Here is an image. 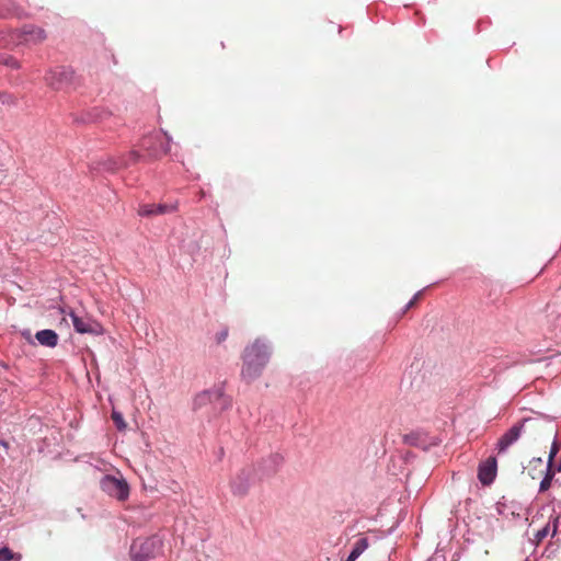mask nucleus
Here are the masks:
<instances>
[{
    "mask_svg": "<svg viewBox=\"0 0 561 561\" xmlns=\"http://www.w3.org/2000/svg\"><path fill=\"white\" fill-rule=\"evenodd\" d=\"M271 357L270 346L261 339L247 345L242 353L241 378L247 383L257 379Z\"/></svg>",
    "mask_w": 561,
    "mask_h": 561,
    "instance_id": "obj_1",
    "label": "nucleus"
},
{
    "mask_svg": "<svg viewBox=\"0 0 561 561\" xmlns=\"http://www.w3.org/2000/svg\"><path fill=\"white\" fill-rule=\"evenodd\" d=\"M12 38H16V44H41L47 38L46 31L39 26L25 25L20 31L12 34Z\"/></svg>",
    "mask_w": 561,
    "mask_h": 561,
    "instance_id": "obj_2",
    "label": "nucleus"
},
{
    "mask_svg": "<svg viewBox=\"0 0 561 561\" xmlns=\"http://www.w3.org/2000/svg\"><path fill=\"white\" fill-rule=\"evenodd\" d=\"M101 486L104 492L118 501H125L129 495L127 482L112 476L104 477L101 481Z\"/></svg>",
    "mask_w": 561,
    "mask_h": 561,
    "instance_id": "obj_3",
    "label": "nucleus"
},
{
    "mask_svg": "<svg viewBox=\"0 0 561 561\" xmlns=\"http://www.w3.org/2000/svg\"><path fill=\"white\" fill-rule=\"evenodd\" d=\"M68 314L71 318L73 328L78 333H81V334L88 333V334H93V335L103 334L102 325L98 321L93 320L92 318L79 317L72 310H70L68 312Z\"/></svg>",
    "mask_w": 561,
    "mask_h": 561,
    "instance_id": "obj_4",
    "label": "nucleus"
},
{
    "mask_svg": "<svg viewBox=\"0 0 561 561\" xmlns=\"http://www.w3.org/2000/svg\"><path fill=\"white\" fill-rule=\"evenodd\" d=\"M158 540L148 538L145 540H135L131 545V554L135 561H147L154 557V549Z\"/></svg>",
    "mask_w": 561,
    "mask_h": 561,
    "instance_id": "obj_5",
    "label": "nucleus"
},
{
    "mask_svg": "<svg viewBox=\"0 0 561 561\" xmlns=\"http://www.w3.org/2000/svg\"><path fill=\"white\" fill-rule=\"evenodd\" d=\"M71 79L72 71L64 67L53 69L45 76L46 83L55 90L62 89Z\"/></svg>",
    "mask_w": 561,
    "mask_h": 561,
    "instance_id": "obj_6",
    "label": "nucleus"
},
{
    "mask_svg": "<svg viewBox=\"0 0 561 561\" xmlns=\"http://www.w3.org/2000/svg\"><path fill=\"white\" fill-rule=\"evenodd\" d=\"M528 420H524L523 422L515 424L512 426L506 433H504L497 442V451L499 454L504 453L512 444H514L525 432L526 424Z\"/></svg>",
    "mask_w": 561,
    "mask_h": 561,
    "instance_id": "obj_7",
    "label": "nucleus"
},
{
    "mask_svg": "<svg viewBox=\"0 0 561 561\" xmlns=\"http://www.w3.org/2000/svg\"><path fill=\"white\" fill-rule=\"evenodd\" d=\"M142 148L150 157L157 159L167 154L170 150L169 144L162 137H147L142 140Z\"/></svg>",
    "mask_w": 561,
    "mask_h": 561,
    "instance_id": "obj_8",
    "label": "nucleus"
},
{
    "mask_svg": "<svg viewBox=\"0 0 561 561\" xmlns=\"http://www.w3.org/2000/svg\"><path fill=\"white\" fill-rule=\"evenodd\" d=\"M176 210L178 203L141 204L138 208V215L144 217H152L174 213Z\"/></svg>",
    "mask_w": 561,
    "mask_h": 561,
    "instance_id": "obj_9",
    "label": "nucleus"
},
{
    "mask_svg": "<svg viewBox=\"0 0 561 561\" xmlns=\"http://www.w3.org/2000/svg\"><path fill=\"white\" fill-rule=\"evenodd\" d=\"M497 471V463L495 457H489L485 461L480 463L478 469V479L483 485H490Z\"/></svg>",
    "mask_w": 561,
    "mask_h": 561,
    "instance_id": "obj_10",
    "label": "nucleus"
},
{
    "mask_svg": "<svg viewBox=\"0 0 561 561\" xmlns=\"http://www.w3.org/2000/svg\"><path fill=\"white\" fill-rule=\"evenodd\" d=\"M251 484V472L249 470H241L236 478L231 481V490L234 495L244 496Z\"/></svg>",
    "mask_w": 561,
    "mask_h": 561,
    "instance_id": "obj_11",
    "label": "nucleus"
},
{
    "mask_svg": "<svg viewBox=\"0 0 561 561\" xmlns=\"http://www.w3.org/2000/svg\"><path fill=\"white\" fill-rule=\"evenodd\" d=\"M35 337L43 346L55 347L58 344V334L53 330L38 331Z\"/></svg>",
    "mask_w": 561,
    "mask_h": 561,
    "instance_id": "obj_12",
    "label": "nucleus"
},
{
    "mask_svg": "<svg viewBox=\"0 0 561 561\" xmlns=\"http://www.w3.org/2000/svg\"><path fill=\"white\" fill-rule=\"evenodd\" d=\"M368 546L369 543L367 538L358 539L350 553L351 559L356 560L368 548Z\"/></svg>",
    "mask_w": 561,
    "mask_h": 561,
    "instance_id": "obj_13",
    "label": "nucleus"
},
{
    "mask_svg": "<svg viewBox=\"0 0 561 561\" xmlns=\"http://www.w3.org/2000/svg\"><path fill=\"white\" fill-rule=\"evenodd\" d=\"M368 546L369 543L367 538L358 539L350 553L351 559L356 560L368 548Z\"/></svg>",
    "mask_w": 561,
    "mask_h": 561,
    "instance_id": "obj_14",
    "label": "nucleus"
},
{
    "mask_svg": "<svg viewBox=\"0 0 561 561\" xmlns=\"http://www.w3.org/2000/svg\"><path fill=\"white\" fill-rule=\"evenodd\" d=\"M22 556L13 552L10 548L3 547L0 549V561H21Z\"/></svg>",
    "mask_w": 561,
    "mask_h": 561,
    "instance_id": "obj_15",
    "label": "nucleus"
},
{
    "mask_svg": "<svg viewBox=\"0 0 561 561\" xmlns=\"http://www.w3.org/2000/svg\"><path fill=\"white\" fill-rule=\"evenodd\" d=\"M139 159H140V156L137 151H130L127 156L119 158V165H122L123 168H127V167L138 162Z\"/></svg>",
    "mask_w": 561,
    "mask_h": 561,
    "instance_id": "obj_16",
    "label": "nucleus"
},
{
    "mask_svg": "<svg viewBox=\"0 0 561 561\" xmlns=\"http://www.w3.org/2000/svg\"><path fill=\"white\" fill-rule=\"evenodd\" d=\"M553 476H554V471L552 470V468L547 467L546 477L540 482V486H539L540 492H545L550 488Z\"/></svg>",
    "mask_w": 561,
    "mask_h": 561,
    "instance_id": "obj_17",
    "label": "nucleus"
},
{
    "mask_svg": "<svg viewBox=\"0 0 561 561\" xmlns=\"http://www.w3.org/2000/svg\"><path fill=\"white\" fill-rule=\"evenodd\" d=\"M112 420L114 422V424L116 425V427L122 431V430H125L126 428V423L123 419V415L122 413L117 412V411H113L112 412Z\"/></svg>",
    "mask_w": 561,
    "mask_h": 561,
    "instance_id": "obj_18",
    "label": "nucleus"
},
{
    "mask_svg": "<svg viewBox=\"0 0 561 561\" xmlns=\"http://www.w3.org/2000/svg\"><path fill=\"white\" fill-rule=\"evenodd\" d=\"M123 168L122 165H119V159L116 160L114 158H108L105 162H104V169L107 170V171H111V172H115L117 171L118 169Z\"/></svg>",
    "mask_w": 561,
    "mask_h": 561,
    "instance_id": "obj_19",
    "label": "nucleus"
},
{
    "mask_svg": "<svg viewBox=\"0 0 561 561\" xmlns=\"http://www.w3.org/2000/svg\"><path fill=\"white\" fill-rule=\"evenodd\" d=\"M0 65H4L11 68H19V61L12 56H0Z\"/></svg>",
    "mask_w": 561,
    "mask_h": 561,
    "instance_id": "obj_20",
    "label": "nucleus"
},
{
    "mask_svg": "<svg viewBox=\"0 0 561 561\" xmlns=\"http://www.w3.org/2000/svg\"><path fill=\"white\" fill-rule=\"evenodd\" d=\"M550 524H547L542 529L538 530V533L536 534L537 540L541 541L542 539H545L550 534Z\"/></svg>",
    "mask_w": 561,
    "mask_h": 561,
    "instance_id": "obj_21",
    "label": "nucleus"
},
{
    "mask_svg": "<svg viewBox=\"0 0 561 561\" xmlns=\"http://www.w3.org/2000/svg\"><path fill=\"white\" fill-rule=\"evenodd\" d=\"M558 450H559L558 445L556 443H553L550 454H549V460H548L547 467H550V468L552 467V461H553V458L557 455Z\"/></svg>",
    "mask_w": 561,
    "mask_h": 561,
    "instance_id": "obj_22",
    "label": "nucleus"
},
{
    "mask_svg": "<svg viewBox=\"0 0 561 561\" xmlns=\"http://www.w3.org/2000/svg\"><path fill=\"white\" fill-rule=\"evenodd\" d=\"M209 393L208 392H203L201 394H198L195 399V404H202L204 402H206L207 400H209Z\"/></svg>",
    "mask_w": 561,
    "mask_h": 561,
    "instance_id": "obj_23",
    "label": "nucleus"
},
{
    "mask_svg": "<svg viewBox=\"0 0 561 561\" xmlns=\"http://www.w3.org/2000/svg\"><path fill=\"white\" fill-rule=\"evenodd\" d=\"M421 296H422V291L416 293L414 295V297L407 305L405 310L412 308L416 304V301L421 298Z\"/></svg>",
    "mask_w": 561,
    "mask_h": 561,
    "instance_id": "obj_24",
    "label": "nucleus"
},
{
    "mask_svg": "<svg viewBox=\"0 0 561 561\" xmlns=\"http://www.w3.org/2000/svg\"><path fill=\"white\" fill-rule=\"evenodd\" d=\"M227 336H228V330H227V329H225V330H222L221 332H219V333L217 334V336H216L217 342H218V343H221L222 341H225V340L227 339Z\"/></svg>",
    "mask_w": 561,
    "mask_h": 561,
    "instance_id": "obj_25",
    "label": "nucleus"
},
{
    "mask_svg": "<svg viewBox=\"0 0 561 561\" xmlns=\"http://www.w3.org/2000/svg\"><path fill=\"white\" fill-rule=\"evenodd\" d=\"M557 522H558V518L554 519L553 525H552V529H551L552 537L557 534V528H558Z\"/></svg>",
    "mask_w": 561,
    "mask_h": 561,
    "instance_id": "obj_26",
    "label": "nucleus"
},
{
    "mask_svg": "<svg viewBox=\"0 0 561 561\" xmlns=\"http://www.w3.org/2000/svg\"><path fill=\"white\" fill-rule=\"evenodd\" d=\"M534 461H535V462H538L539 465H542V460H541V458L535 459Z\"/></svg>",
    "mask_w": 561,
    "mask_h": 561,
    "instance_id": "obj_27",
    "label": "nucleus"
},
{
    "mask_svg": "<svg viewBox=\"0 0 561 561\" xmlns=\"http://www.w3.org/2000/svg\"><path fill=\"white\" fill-rule=\"evenodd\" d=\"M199 196H201V197H204V196H205V193H204V191H203V190H202V191H199Z\"/></svg>",
    "mask_w": 561,
    "mask_h": 561,
    "instance_id": "obj_28",
    "label": "nucleus"
},
{
    "mask_svg": "<svg viewBox=\"0 0 561 561\" xmlns=\"http://www.w3.org/2000/svg\"><path fill=\"white\" fill-rule=\"evenodd\" d=\"M558 471H561V459H560V462H559V466H558Z\"/></svg>",
    "mask_w": 561,
    "mask_h": 561,
    "instance_id": "obj_29",
    "label": "nucleus"
},
{
    "mask_svg": "<svg viewBox=\"0 0 561 561\" xmlns=\"http://www.w3.org/2000/svg\"><path fill=\"white\" fill-rule=\"evenodd\" d=\"M345 561H355L354 559H351V556L347 557Z\"/></svg>",
    "mask_w": 561,
    "mask_h": 561,
    "instance_id": "obj_30",
    "label": "nucleus"
},
{
    "mask_svg": "<svg viewBox=\"0 0 561 561\" xmlns=\"http://www.w3.org/2000/svg\"><path fill=\"white\" fill-rule=\"evenodd\" d=\"M345 561H355L354 559H351V556L347 557Z\"/></svg>",
    "mask_w": 561,
    "mask_h": 561,
    "instance_id": "obj_31",
    "label": "nucleus"
}]
</instances>
